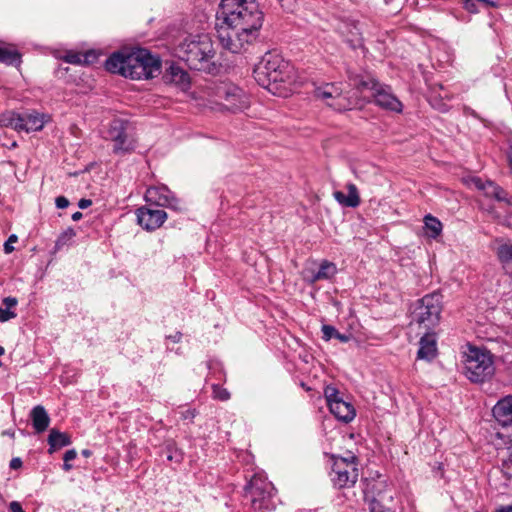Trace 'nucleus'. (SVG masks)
Wrapping results in <instances>:
<instances>
[{"instance_id":"obj_1","label":"nucleus","mask_w":512,"mask_h":512,"mask_svg":"<svg viewBox=\"0 0 512 512\" xmlns=\"http://www.w3.org/2000/svg\"><path fill=\"white\" fill-rule=\"evenodd\" d=\"M217 19L226 25L218 31L222 47L241 53L257 39L264 15L255 0H221Z\"/></svg>"},{"instance_id":"obj_2","label":"nucleus","mask_w":512,"mask_h":512,"mask_svg":"<svg viewBox=\"0 0 512 512\" xmlns=\"http://www.w3.org/2000/svg\"><path fill=\"white\" fill-rule=\"evenodd\" d=\"M105 69L133 80L150 79L160 72L161 61L145 48L123 49L108 57Z\"/></svg>"},{"instance_id":"obj_3","label":"nucleus","mask_w":512,"mask_h":512,"mask_svg":"<svg viewBox=\"0 0 512 512\" xmlns=\"http://www.w3.org/2000/svg\"><path fill=\"white\" fill-rule=\"evenodd\" d=\"M215 48L206 34L189 36L175 48V56L192 70L215 74L218 67L214 61Z\"/></svg>"},{"instance_id":"obj_4","label":"nucleus","mask_w":512,"mask_h":512,"mask_svg":"<svg viewBox=\"0 0 512 512\" xmlns=\"http://www.w3.org/2000/svg\"><path fill=\"white\" fill-rule=\"evenodd\" d=\"M463 373L472 383H484L495 374L494 355L486 348L468 345L463 353Z\"/></svg>"},{"instance_id":"obj_5","label":"nucleus","mask_w":512,"mask_h":512,"mask_svg":"<svg viewBox=\"0 0 512 512\" xmlns=\"http://www.w3.org/2000/svg\"><path fill=\"white\" fill-rule=\"evenodd\" d=\"M244 492L255 512H269L276 508V489L263 473H254L244 486Z\"/></svg>"},{"instance_id":"obj_6","label":"nucleus","mask_w":512,"mask_h":512,"mask_svg":"<svg viewBox=\"0 0 512 512\" xmlns=\"http://www.w3.org/2000/svg\"><path fill=\"white\" fill-rule=\"evenodd\" d=\"M442 308V295L439 292L427 294L417 301L411 312L412 319L428 329L433 328L440 321Z\"/></svg>"},{"instance_id":"obj_7","label":"nucleus","mask_w":512,"mask_h":512,"mask_svg":"<svg viewBox=\"0 0 512 512\" xmlns=\"http://www.w3.org/2000/svg\"><path fill=\"white\" fill-rule=\"evenodd\" d=\"M130 123L124 119H113L109 123L105 139L113 142V153L125 155L136 148V140L131 133Z\"/></svg>"},{"instance_id":"obj_8","label":"nucleus","mask_w":512,"mask_h":512,"mask_svg":"<svg viewBox=\"0 0 512 512\" xmlns=\"http://www.w3.org/2000/svg\"><path fill=\"white\" fill-rule=\"evenodd\" d=\"M330 477L333 486L337 489L353 487L359 477L356 457L335 459Z\"/></svg>"},{"instance_id":"obj_9","label":"nucleus","mask_w":512,"mask_h":512,"mask_svg":"<svg viewBox=\"0 0 512 512\" xmlns=\"http://www.w3.org/2000/svg\"><path fill=\"white\" fill-rule=\"evenodd\" d=\"M217 96L222 99L224 107L233 112H241L250 106L248 94L233 83H222L217 87Z\"/></svg>"},{"instance_id":"obj_10","label":"nucleus","mask_w":512,"mask_h":512,"mask_svg":"<svg viewBox=\"0 0 512 512\" xmlns=\"http://www.w3.org/2000/svg\"><path fill=\"white\" fill-rule=\"evenodd\" d=\"M284 59L275 53H266L261 61L255 65L253 70V77L256 82L263 88L268 89L274 93V88L270 87V80L268 79Z\"/></svg>"},{"instance_id":"obj_11","label":"nucleus","mask_w":512,"mask_h":512,"mask_svg":"<svg viewBox=\"0 0 512 512\" xmlns=\"http://www.w3.org/2000/svg\"><path fill=\"white\" fill-rule=\"evenodd\" d=\"M363 494L364 500L369 504L374 502H392L394 499L393 494L388 489L386 480L381 476L377 478H365L363 480Z\"/></svg>"},{"instance_id":"obj_12","label":"nucleus","mask_w":512,"mask_h":512,"mask_svg":"<svg viewBox=\"0 0 512 512\" xmlns=\"http://www.w3.org/2000/svg\"><path fill=\"white\" fill-rule=\"evenodd\" d=\"M137 223L146 231L160 228L167 219L164 210L142 206L136 210Z\"/></svg>"},{"instance_id":"obj_13","label":"nucleus","mask_w":512,"mask_h":512,"mask_svg":"<svg viewBox=\"0 0 512 512\" xmlns=\"http://www.w3.org/2000/svg\"><path fill=\"white\" fill-rule=\"evenodd\" d=\"M145 199L156 206L178 209L179 200L166 186L150 187L146 190Z\"/></svg>"},{"instance_id":"obj_14","label":"nucleus","mask_w":512,"mask_h":512,"mask_svg":"<svg viewBox=\"0 0 512 512\" xmlns=\"http://www.w3.org/2000/svg\"><path fill=\"white\" fill-rule=\"evenodd\" d=\"M374 102L380 108L401 113L403 111L402 102L394 95L390 86L380 84L377 90L372 94Z\"/></svg>"},{"instance_id":"obj_15","label":"nucleus","mask_w":512,"mask_h":512,"mask_svg":"<svg viewBox=\"0 0 512 512\" xmlns=\"http://www.w3.org/2000/svg\"><path fill=\"white\" fill-rule=\"evenodd\" d=\"M51 120L50 115L36 110L20 113V131L27 133L41 131L46 123Z\"/></svg>"},{"instance_id":"obj_16","label":"nucleus","mask_w":512,"mask_h":512,"mask_svg":"<svg viewBox=\"0 0 512 512\" xmlns=\"http://www.w3.org/2000/svg\"><path fill=\"white\" fill-rule=\"evenodd\" d=\"M472 182L475 185V187L483 191L487 197H492L499 202L512 204L510 198L508 197V193L502 187L495 184L494 182L483 181L481 178H473Z\"/></svg>"},{"instance_id":"obj_17","label":"nucleus","mask_w":512,"mask_h":512,"mask_svg":"<svg viewBox=\"0 0 512 512\" xmlns=\"http://www.w3.org/2000/svg\"><path fill=\"white\" fill-rule=\"evenodd\" d=\"M496 421L502 426L512 425V395L500 399L492 409Z\"/></svg>"},{"instance_id":"obj_18","label":"nucleus","mask_w":512,"mask_h":512,"mask_svg":"<svg viewBox=\"0 0 512 512\" xmlns=\"http://www.w3.org/2000/svg\"><path fill=\"white\" fill-rule=\"evenodd\" d=\"M337 273V267L333 262L323 260L317 271H307L304 279L309 284H314L321 280H330Z\"/></svg>"},{"instance_id":"obj_19","label":"nucleus","mask_w":512,"mask_h":512,"mask_svg":"<svg viewBox=\"0 0 512 512\" xmlns=\"http://www.w3.org/2000/svg\"><path fill=\"white\" fill-rule=\"evenodd\" d=\"M294 78V67L288 61L283 60L279 68L268 79L270 80V87H273L275 91L279 84H291Z\"/></svg>"},{"instance_id":"obj_20","label":"nucleus","mask_w":512,"mask_h":512,"mask_svg":"<svg viewBox=\"0 0 512 512\" xmlns=\"http://www.w3.org/2000/svg\"><path fill=\"white\" fill-rule=\"evenodd\" d=\"M328 408L331 414H333L337 420L343 423H350L356 416V410L352 403L347 402L344 399L336 401Z\"/></svg>"},{"instance_id":"obj_21","label":"nucleus","mask_w":512,"mask_h":512,"mask_svg":"<svg viewBox=\"0 0 512 512\" xmlns=\"http://www.w3.org/2000/svg\"><path fill=\"white\" fill-rule=\"evenodd\" d=\"M346 188L348 190V195H345L342 191H335L333 193L335 200L343 207H358L360 205L361 199L356 185L354 183H348Z\"/></svg>"},{"instance_id":"obj_22","label":"nucleus","mask_w":512,"mask_h":512,"mask_svg":"<svg viewBox=\"0 0 512 512\" xmlns=\"http://www.w3.org/2000/svg\"><path fill=\"white\" fill-rule=\"evenodd\" d=\"M437 355L436 339L433 334H425L419 341L417 358L432 361Z\"/></svg>"},{"instance_id":"obj_23","label":"nucleus","mask_w":512,"mask_h":512,"mask_svg":"<svg viewBox=\"0 0 512 512\" xmlns=\"http://www.w3.org/2000/svg\"><path fill=\"white\" fill-rule=\"evenodd\" d=\"M32 426L36 433L40 434L47 430L50 424V417L41 405L35 406L30 412Z\"/></svg>"},{"instance_id":"obj_24","label":"nucleus","mask_w":512,"mask_h":512,"mask_svg":"<svg viewBox=\"0 0 512 512\" xmlns=\"http://www.w3.org/2000/svg\"><path fill=\"white\" fill-rule=\"evenodd\" d=\"M0 63L19 67L22 63V54L12 44L0 46Z\"/></svg>"},{"instance_id":"obj_25","label":"nucleus","mask_w":512,"mask_h":512,"mask_svg":"<svg viewBox=\"0 0 512 512\" xmlns=\"http://www.w3.org/2000/svg\"><path fill=\"white\" fill-rule=\"evenodd\" d=\"M47 442L49 444V453L71 444L70 436L65 432H60L56 429H51L48 435Z\"/></svg>"},{"instance_id":"obj_26","label":"nucleus","mask_w":512,"mask_h":512,"mask_svg":"<svg viewBox=\"0 0 512 512\" xmlns=\"http://www.w3.org/2000/svg\"><path fill=\"white\" fill-rule=\"evenodd\" d=\"M497 256L503 268L512 278V244H502L497 249Z\"/></svg>"},{"instance_id":"obj_27","label":"nucleus","mask_w":512,"mask_h":512,"mask_svg":"<svg viewBox=\"0 0 512 512\" xmlns=\"http://www.w3.org/2000/svg\"><path fill=\"white\" fill-rule=\"evenodd\" d=\"M424 225L427 230V235L431 238H437L442 232V223L431 214H427L424 217Z\"/></svg>"},{"instance_id":"obj_28","label":"nucleus","mask_w":512,"mask_h":512,"mask_svg":"<svg viewBox=\"0 0 512 512\" xmlns=\"http://www.w3.org/2000/svg\"><path fill=\"white\" fill-rule=\"evenodd\" d=\"M321 330L323 333L322 338L325 341H329L332 338H335L339 340L341 343H347L351 338L350 334H342L332 325L325 324L322 326Z\"/></svg>"},{"instance_id":"obj_29","label":"nucleus","mask_w":512,"mask_h":512,"mask_svg":"<svg viewBox=\"0 0 512 512\" xmlns=\"http://www.w3.org/2000/svg\"><path fill=\"white\" fill-rule=\"evenodd\" d=\"M340 90L334 84H326L319 87L315 91L317 98H320L328 104V102L334 101Z\"/></svg>"},{"instance_id":"obj_30","label":"nucleus","mask_w":512,"mask_h":512,"mask_svg":"<svg viewBox=\"0 0 512 512\" xmlns=\"http://www.w3.org/2000/svg\"><path fill=\"white\" fill-rule=\"evenodd\" d=\"M171 80L176 84L186 87L190 84V78L186 71L181 67L172 65L170 67Z\"/></svg>"},{"instance_id":"obj_31","label":"nucleus","mask_w":512,"mask_h":512,"mask_svg":"<svg viewBox=\"0 0 512 512\" xmlns=\"http://www.w3.org/2000/svg\"><path fill=\"white\" fill-rule=\"evenodd\" d=\"M20 113L16 112H8L0 115V126L3 127H11L16 131L20 132L21 124L20 121Z\"/></svg>"},{"instance_id":"obj_32","label":"nucleus","mask_w":512,"mask_h":512,"mask_svg":"<svg viewBox=\"0 0 512 512\" xmlns=\"http://www.w3.org/2000/svg\"><path fill=\"white\" fill-rule=\"evenodd\" d=\"M328 106L336 111L341 112L350 110L352 107V103L349 101L347 97L342 95L341 91H339L334 101L328 102Z\"/></svg>"},{"instance_id":"obj_33","label":"nucleus","mask_w":512,"mask_h":512,"mask_svg":"<svg viewBox=\"0 0 512 512\" xmlns=\"http://www.w3.org/2000/svg\"><path fill=\"white\" fill-rule=\"evenodd\" d=\"M76 231L72 227H68L65 229L55 241V248L61 249L62 247L71 243V241L75 238Z\"/></svg>"},{"instance_id":"obj_34","label":"nucleus","mask_w":512,"mask_h":512,"mask_svg":"<svg viewBox=\"0 0 512 512\" xmlns=\"http://www.w3.org/2000/svg\"><path fill=\"white\" fill-rule=\"evenodd\" d=\"M324 397L326 399L327 406L334 404L336 401L343 399L340 391L334 385H327L324 388Z\"/></svg>"},{"instance_id":"obj_35","label":"nucleus","mask_w":512,"mask_h":512,"mask_svg":"<svg viewBox=\"0 0 512 512\" xmlns=\"http://www.w3.org/2000/svg\"><path fill=\"white\" fill-rule=\"evenodd\" d=\"M380 82H378L376 79L367 77V78H361L355 85L357 89L363 91V90H370L372 91V94L377 90V88L380 86Z\"/></svg>"},{"instance_id":"obj_36","label":"nucleus","mask_w":512,"mask_h":512,"mask_svg":"<svg viewBox=\"0 0 512 512\" xmlns=\"http://www.w3.org/2000/svg\"><path fill=\"white\" fill-rule=\"evenodd\" d=\"M212 396L216 400L227 401L230 399V393L226 388H223L219 384L212 385Z\"/></svg>"},{"instance_id":"obj_37","label":"nucleus","mask_w":512,"mask_h":512,"mask_svg":"<svg viewBox=\"0 0 512 512\" xmlns=\"http://www.w3.org/2000/svg\"><path fill=\"white\" fill-rule=\"evenodd\" d=\"M501 470L507 479H512V451L506 459L502 460Z\"/></svg>"},{"instance_id":"obj_38","label":"nucleus","mask_w":512,"mask_h":512,"mask_svg":"<svg viewBox=\"0 0 512 512\" xmlns=\"http://www.w3.org/2000/svg\"><path fill=\"white\" fill-rule=\"evenodd\" d=\"M369 512H394L385 502H374L369 504Z\"/></svg>"},{"instance_id":"obj_39","label":"nucleus","mask_w":512,"mask_h":512,"mask_svg":"<svg viewBox=\"0 0 512 512\" xmlns=\"http://www.w3.org/2000/svg\"><path fill=\"white\" fill-rule=\"evenodd\" d=\"M63 59L69 64H82L81 53L78 52H68Z\"/></svg>"},{"instance_id":"obj_40","label":"nucleus","mask_w":512,"mask_h":512,"mask_svg":"<svg viewBox=\"0 0 512 512\" xmlns=\"http://www.w3.org/2000/svg\"><path fill=\"white\" fill-rule=\"evenodd\" d=\"M82 64L89 65L94 63L97 60V54L94 51H87L85 53H81Z\"/></svg>"},{"instance_id":"obj_41","label":"nucleus","mask_w":512,"mask_h":512,"mask_svg":"<svg viewBox=\"0 0 512 512\" xmlns=\"http://www.w3.org/2000/svg\"><path fill=\"white\" fill-rule=\"evenodd\" d=\"M17 314L14 311L3 309L0 307V322L4 323L7 322L13 318H15Z\"/></svg>"},{"instance_id":"obj_42","label":"nucleus","mask_w":512,"mask_h":512,"mask_svg":"<svg viewBox=\"0 0 512 512\" xmlns=\"http://www.w3.org/2000/svg\"><path fill=\"white\" fill-rule=\"evenodd\" d=\"M476 2H478V1L477 0H464L465 10L468 11L469 13H478L479 9H478V5Z\"/></svg>"},{"instance_id":"obj_43","label":"nucleus","mask_w":512,"mask_h":512,"mask_svg":"<svg viewBox=\"0 0 512 512\" xmlns=\"http://www.w3.org/2000/svg\"><path fill=\"white\" fill-rule=\"evenodd\" d=\"M198 414L197 410L194 408H189L181 413V419L182 420H188L190 422H193L194 418Z\"/></svg>"},{"instance_id":"obj_44","label":"nucleus","mask_w":512,"mask_h":512,"mask_svg":"<svg viewBox=\"0 0 512 512\" xmlns=\"http://www.w3.org/2000/svg\"><path fill=\"white\" fill-rule=\"evenodd\" d=\"M55 205L58 209H65L69 206V200L65 196H58L55 199Z\"/></svg>"},{"instance_id":"obj_45","label":"nucleus","mask_w":512,"mask_h":512,"mask_svg":"<svg viewBox=\"0 0 512 512\" xmlns=\"http://www.w3.org/2000/svg\"><path fill=\"white\" fill-rule=\"evenodd\" d=\"M18 301L15 297H5L3 299V304L6 306V309L10 310L12 307L17 305Z\"/></svg>"},{"instance_id":"obj_46","label":"nucleus","mask_w":512,"mask_h":512,"mask_svg":"<svg viewBox=\"0 0 512 512\" xmlns=\"http://www.w3.org/2000/svg\"><path fill=\"white\" fill-rule=\"evenodd\" d=\"M77 456V452L75 449H70V450H67L65 453H64V456H63V461L64 462H70L72 460H74Z\"/></svg>"},{"instance_id":"obj_47","label":"nucleus","mask_w":512,"mask_h":512,"mask_svg":"<svg viewBox=\"0 0 512 512\" xmlns=\"http://www.w3.org/2000/svg\"><path fill=\"white\" fill-rule=\"evenodd\" d=\"M17 240V237L16 235H11L8 239V241L5 242L4 244V251L5 253H11L13 250H14V247L12 245H9V242H14Z\"/></svg>"},{"instance_id":"obj_48","label":"nucleus","mask_w":512,"mask_h":512,"mask_svg":"<svg viewBox=\"0 0 512 512\" xmlns=\"http://www.w3.org/2000/svg\"><path fill=\"white\" fill-rule=\"evenodd\" d=\"M9 512H25V511L22 509V506L19 502L12 501L9 504Z\"/></svg>"},{"instance_id":"obj_49","label":"nucleus","mask_w":512,"mask_h":512,"mask_svg":"<svg viewBox=\"0 0 512 512\" xmlns=\"http://www.w3.org/2000/svg\"><path fill=\"white\" fill-rule=\"evenodd\" d=\"M9 466L11 469H19L22 467V460L18 457L12 458Z\"/></svg>"},{"instance_id":"obj_50","label":"nucleus","mask_w":512,"mask_h":512,"mask_svg":"<svg viewBox=\"0 0 512 512\" xmlns=\"http://www.w3.org/2000/svg\"><path fill=\"white\" fill-rule=\"evenodd\" d=\"M166 338L174 343H179L182 339V333L180 331H177L175 334L168 335Z\"/></svg>"},{"instance_id":"obj_51","label":"nucleus","mask_w":512,"mask_h":512,"mask_svg":"<svg viewBox=\"0 0 512 512\" xmlns=\"http://www.w3.org/2000/svg\"><path fill=\"white\" fill-rule=\"evenodd\" d=\"M91 204H92V201L90 199L82 198L78 202V207L80 209H86L89 206H91Z\"/></svg>"},{"instance_id":"obj_52","label":"nucleus","mask_w":512,"mask_h":512,"mask_svg":"<svg viewBox=\"0 0 512 512\" xmlns=\"http://www.w3.org/2000/svg\"><path fill=\"white\" fill-rule=\"evenodd\" d=\"M477 1L483 3L487 7L496 8L499 5L497 0H477Z\"/></svg>"},{"instance_id":"obj_53","label":"nucleus","mask_w":512,"mask_h":512,"mask_svg":"<svg viewBox=\"0 0 512 512\" xmlns=\"http://www.w3.org/2000/svg\"><path fill=\"white\" fill-rule=\"evenodd\" d=\"M348 43L353 49H355L362 45V39L357 38L356 40H348Z\"/></svg>"},{"instance_id":"obj_54","label":"nucleus","mask_w":512,"mask_h":512,"mask_svg":"<svg viewBox=\"0 0 512 512\" xmlns=\"http://www.w3.org/2000/svg\"><path fill=\"white\" fill-rule=\"evenodd\" d=\"M495 512H512V505L501 506Z\"/></svg>"},{"instance_id":"obj_55","label":"nucleus","mask_w":512,"mask_h":512,"mask_svg":"<svg viewBox=\"0 0 512 512\" xmlns=\"http://www.w3.org/2000/svg\"><path fill=\"white\" fill-rule=\"evenodd\" d=\"M82 217H83V214L80 211L73 213L71 216L73 221H79L80 219H82Z\"/></svg>"},{"instance_id":"obj_56","label":"nucleus","mask_w":512,"mask_h":512,"mask_svg":"<svg viewBox=\"0 0 512 512\" xmlns=\"http://www.w3.org/2000/svg\"><path fill=\"white\" fill-rule=\"evenodd\" d=\"M507 157H508L510 168L512 170V145L509 147Z\"/></svg>"},{"instance_id":"obj_57","label":"nucleus","mask_w":512,"mask_h":512,"mask_svg":"<svg viewBox=\"0 0 512 512\" xmlns=\"http://www.w3.org/2000/svg\"><path fill=\"white\" fill-rule=\"evenodd\" d=\"M62 468L64 471L68 472L72 469V465L69 462H64Z\"/></svg>"},{"instance_id":"obj_58","label":"nucleus","mask_w":512,"mask_h":512,"mask_svg":"<svg viewBox=\"0 0 512 512\" xmlns=\"http://www.w3.org/2000/svg\"><path fill=\"white\" fill-rule=\"evenodd\" d=\"M82 455L85 457H90L92 455V452L88 449L82 450Z\"/></svg>"},{"instance_id":"obj_59","label":"nucleus","mask_w":512,"mask_h":512,"mask_svg":"<svg viewBox=\"0 0 512 512\" xmlns=\"http://www.w3.org/2000/svg\"><path fill=\"white\" fill-rule=\"evenodd\" d=\"M167 449H168V451H169V454L167 455V460L172 461L173 456H172V454H171L170 446H167Z\"/></svg>"},{"instance_id":"obj_60","label":"nucleus","mask_w":512,"mask_h":512,"mask_svg":"<svg viewBox=\"0 0 512 512\" xmlns=\"http://www.w3.org/2000/svg\"><path fill=\"white\" fill-rule=\"evenodd\" d=\"M353 27H354V29L358 30L357 22H356V21H354V22H353ZM356 34H357V35H360L359 31H357V33H356Z\"/></svg>"},{"instance_id":"obj_61","label":"nucleus","mask_w":512,"mask_h":512,"mask_svg":"<svg viewBox=\"0 0 512 512\" xmlns=\"http://www.w3.org/2000/svg\"><path fill=\"white\" fill-rule=\"evenodd\" d=\"M280 2H283V0H279Z\"/></svg>"}]
</instances>
